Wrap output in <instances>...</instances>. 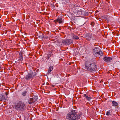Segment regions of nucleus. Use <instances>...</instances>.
Returning <instances> with one entry per match:
<instances>
[{"instance_id":"obj_1","label":"nucleus","mask_w":120,"mask_h":120,"mask_svg":"<svg viewBox=\"0 0 120 120\" xmlns=\"http://www.w3.org/2000/svg\"><path fill=\"white\" fill-rule=\"evenodd\" d=\"M81 115H77L75 111L72 110L68 113L66 116L68 120H78L80 118Z\"/></svg>"},{"instance_id":"obj_7","label":"nucleus","mask_w":120,"mask_h":120,"mask_svg":"<svg viewBox=\"0 0 120 120\" xmlns=\"http://www.w3.org/2000/svg\"><path fill=\"white\" fill-rule=\"evenodd\" d=\"M37 98L35 97L30 98L28 101V103L30 104H32L36 101L37 100Z\"/></svg>"},{"instance_id":"obj_10","label":"nucleus","mask_w":120,"mask_h":120,"mask_svg":"<svg viewBox=\"0 0 120 120\" xmlns=\"http://www.w3.org/2000/svg\"><path fill=\"white\" fill-rule=\"evenodd\" d=\"M19 56L18 61H22L23 60V56L21 52L19 53Z\"/></svg>"},{"instance_id":"obj_16","label":"nucleus","mask_w":120,"mask_h":120,"mask_svg":"<svg viewBox=\"0 0 120 120\" xmlns=\"http://www.w3.org/2000/svg\"><path fill=\"white\" fill-rule=\"evenodd\" d=\"M85 97L86 99L88 101L90 100L91 99L90 97H89L86 96V95L84 94L83 95Z\"/></svg>"},{"instance_id":"obj_2","label":"nucleus","mask_w":120,"mask_h":120,"mask_svg":"<svg viewBox=\"0 0 120 120\" xmlns=\"http://www.w3.org/2000/svg\"><path fill=\"white\" fill-rule=\"evenodd\" d=\"M85 69L90 71H94L97 68V66L94 63L86 62L85 64Z\"/></svg>"},{"instance_id":"obj_22","label":"nucleus","mask_w":120,"mask_h":120,"mask_svg":"<svg viewBox=\"0 0 120 120\" xmlns=\"http://www.w3.org/2000/svg\"><path fill=\"white\" fill-rule=\"evenodd\" d=\"M0 68H1V67H0Z\"/></svg>"},{"instance_id":"obj_21","label":"nucleus","mask_w":120,"mask_h":120,"mask_svg":"<svg viewBox=\"0 0 120 120\" xmlns=\"http://www.w3.org/2000/svg\"><path fill=\"white\" fill-rule=\"evenodd\" d=\"M1 25L0 24V27H1Z\"/></svg>"},{"instance_id":"obj_19","label":"nucleus","mask_w":120,"mask_h":120,"mask_svg":"<svg viewBox=\"0 0 120 120\" xmlns=\"http://www.w3.org/2000/svg\"><path fill=\"white\" fill-rule=\"evenodd\" d=\"M110 112L108 111L106 113V115L108 116H109L110 114Z\"/></svg>"},{"instance_id":"obj_13","label":"nucleus","mask_w":120,"mask_h":120,"mask_svg":"<svg viewBox=\"0 0 120 120\" xmlns=\"http://www.w3.org/2000/svg\"><path fill=\"white\" fill-rule=\"evenodd\" d=\"M112 106H116L118 105V103L115 101H112Z\"/></svg>"},{"instance_id":"obj_20","label":"nucleus","mask_w":120,"mask_h":120,"mask_svg":"<svg viewBox=\"0 0 120 120\" xmlns=\"http://www.w3.org/2000/svg\"><path fill=\"white\" fill-rule=\"evenodd\" d=\"M5 94L6 95V96H7V95L8 94V93L7 92H5Z\"/></svg>"},{"instance_id":"obj_4","label":"nucleus","mask_w":120,"mask_h":120,"mask_svg":"<svg viewBox=\"0 0 120 120\" xmlns=\"http://www.w3.org/2000/svg\"><path fill=\"white\" fill-rule=\"evenodd\" d=\"M25 107V105L23 102L21 101L19 102L15 106L16 109L19 110H23Z\"/></svg>"},{"instance_id":"obj_11","label":"nucleus","mask_w":120,"mask_h":120,"mask_svg":"<svg viewBox=\"0 0 120 120\" xmlns=\"http://www.w3.org/2000/svg\"><path fill=\"white\" fill-rule=\"evenodd\" d=\"M8 97L7 96L2 95L1 99L3 100H7Z\"/></svg>"},{"instance_id":"obj_12","label":"nucleus","mask_w":120,"mask_h":120,"mask_svg":"<svg viewBox=\"0 0 120 120\" xmlns=\"http://www.w3.org/2000/svg\"><path fill=\"white\" fill-rule=\"evenodd\" d=\"M87 37V38L89 41L94 38L93 36L91 34H88V35Z\"/></svg>"},{"instance_id":"obj_14","label":"nucleus","mask_w":120,"mask_h":120,"mask_svg":"<svg viewBox=\"0 0 120 120\" xmlns=\"http://www.w3.org/2000/svg\"><path fill=\"white\" fill-rule=\"evenodd\" d=\"M57 22L60 23L62 22V19L60 18H58L56 20Z\"/></svg>"},{"instance_id":"obj_9","label":"nucleus","mask_w":120,"mask_h":120,"mask_svg":"<svg viewBox=\"0 0 120 120\" xmlns=\"http://www.w3.org/2000/svg\"><path fill=\"white\" fill-rule=\"evenodd\" d=\"M104 60L106 62H109L112 60V58L110 57L105 56L104 58Z\"/></svg>"},{"instance_id":"obj_17","label":"nucleus","mask_w":120,"mask_h":120,"mask_svg":"<svg viewBox=\"0 0 120 120\" xmlns=\"http://www.w3.org/2000/svg\"><path fill=\"white\" fill-rule=\"evenodd\" d=\"M53 69V67L52 66H51L49 67V69L48 72L49 73L52 71Z\"/></svg>"},{"instance_id":"obj_15","label":"nucleus","mask_w":120,"mask_h":120,"mask_svg":"<svg viewBox=\"0 0 120 120\" xmlns=\"http://www.w3.org/2000/svg\"><path fill=\"white\" fill-rule=\"evenodd\" d=\"M71 36L72 38L73 39H78L79 38L78 37L74 34H72Z\"/></svg>"},{"instance_id":"obj_5","label":"nucleus","mask_w":120,"mask_h":120,"mask_svg":"<svg viewBox=\"0 0 120 120\" xmlns=\"http://www.w3.org/2000/svg\"><path fill=\"white\" fill-rule=\"evenodd\" d=\"M36 75V73L35 71L30 72L26 75L25 77V79L27 80L30 79Z\"/></svg>"},{"instance_id":"obj_3","label":"nucleus","mask_w":120,"mask_h":120,"mask_svg":"<svg viewBox=\"0 0 120 120\" xmlns=\"http://www.w3.org/2000/svg\"><path fill=\"white\" fill-rule=\"evenodd\" d=\"M93 53L96 56L100 57L103 55L102 52L98 48L96 47L93 49Z\"/></svg>"},{"instance_id":"obj_8","label":"nucleus","mask_w":120,"mask_h":120,"mask_svg":"<svg viewBox=\"0 0 120 120\" xmlns=\"http://www.w3.org/2000/svg\"><path fill=\"white\" fill-rule=\"evenodd\" d=\"M77 13L79 15H82L83 13L81 9L80 8H77Z\"/></svg>"},{"instance_id":"obj_18","label":"nucleus","mask_w":120,"mask_h":120,"mask_svg":"<svg viewBox=\"0 0 120 120\" xmlns=\"http://www.w3.org/2000/svg\"><path fill=\"white\" fill-rule=\"evenodd\" d=\"M26 91H24L22 93V94L24 96H25L26 95Z\"/></svg>"},{"instance_id":"obj_6","label":"nucleus","mask_w":120,"mask_h":120,"mask_svg":"<svg viewBox=\"0 0 120 120\" xmlns=\"http://www.w3.org/2000/svg\"><path fill=\"white\" fill-rule=\"evenodd\" d=\"M73 42V41L70 39H67L63 40L62 41V42L65 45H69Z\"/></svg>"}]
</instances>
